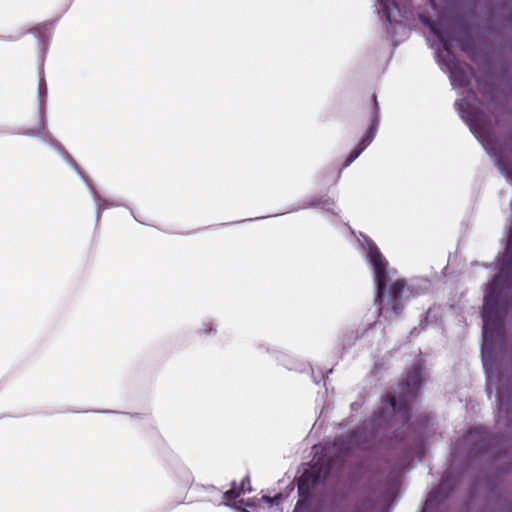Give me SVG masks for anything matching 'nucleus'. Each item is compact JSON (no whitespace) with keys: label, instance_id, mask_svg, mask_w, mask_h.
<instances>
[{"label":"nucleus","instance_id":"17","mask_svg":"<svg viewBox=\"0 0 512 512\" xmlns=\"http://www.w3.org/2000/svg\"><path fill=\"white\" fill-rule=\"evenodd\" d=\"M41 28H43V29L45 30V29H46V25L37 26V27H35L33 30H34V31H36V30H37V31H40V29H41Z\"/></svg>","mask_w":512,"mask_h":512},{"label":"nucleus","instance_id":"5","mask_svg":"<svg viewBox=\"0 0 512 512\" xmlns=\"http://www.w3.org/2000/svg\"><path fill=\"white\" fill-rule=\"evenodd\" d=\"M43 140L49 143L52 147L57 149L63 156V158L66 160V162L77 172V174L83 179V181L87 184L89 190L92 193V196L94 198V201L96 203V210H97V220H99L100 213L110 207L118 206L119 204L114 201H109L107 199H103L100 197V195L97 193V191L93 188V186L88 182L82 171L80 170L77 163L72 159V157L64 150V148L61 146V144L52 139L51 136H49L46 133H43Z\"/></svg>","mask_w":512,"mask_h":512},{"label":"nucleus","instance_id":"12","mask_svg":"<svg viewBox=\"0 0 512 512\" xmlns=\"http://www.w3.org/2000/svg\"><path fill=\"white\" fill-rule=\"evenodd\" d=\"M433 30H434L437 38L441 42L444 50L449 51L450 48L452 47V39L449 37V35L440 29H437V30L433 29Z\"/></svg>","mask_w":512,"mask_h":512},{"label":"nucleus","instance_id":"4","mask_svg":"<svg viewBox=\"0 0 512 512\" xmlns=\"http://www.w3.org/2000/svg\"><path fill=\"white\" fill-rule=\"evenodd\" d=\"M488 445L487 430L484 427H473L462 438L456 440L454 451L455 454L467 452L470 456H476L483 453Z\"/></svg>","mask_w":512,"mask_h":512},{"label":"nucleus","instance_id":"2","mask_svg":"<svg viewBox=\"0 0 512 512\" xmlns=\"http://www.w3.org/2000/svg\"><path fill=\"white\" fill-rule=\"evenodd\" d=\"M358 241L373 271L376 285L375 304L378 306L380 315L391 319L402 311L405 300L420 296L430 290L431 283L426 278H415L408 282L403 279L393 282L385 295L388 262L370 238L361 233Z\"/></svg>","mask_w":512,"mask_h":512},{"label":"nucleus","instance_id":"7","mask_svg":"<svg viewBox=\"0 0 512 512\" xmlns=\"http://www.w3.org/2000/svg\"><path fill=\"white\" fill-rule=\"evenodd\" d=\"M375 138V130H366L365 134L362 136L358 146L354 148V150L351 152V154L348 156V158L343 163L342 168L339 170L337 179L340 177L341 171L344 168H347L350 166L359 156L360 154L371 144V142Z\"/></svg>","mask_w":512,"mask_h":512},{"label":"nucleus","instance_id":"1","mask_svg":"<svg viewBox=\"0 0 512 512\" xmlns=\"http://www.w3.org/2000/svg\"><path fill=\"white\" fill-rule=\"evenodd\" d=\"M422 372L423 365L417 361L406 378L399 383L398 399L387 395L383 398V407L374 413L370 421L365 422L352 435L338 437L332 445L324 447L323 455L314 457L312 464L298 478V493L301 497H309L316 485L338 473L354 448H369L381 434H386L399 424H407L410 418L409 404L421 387Z\"/></svg>","mask_w":512,"mask_h":512},{"label":"nucleus","instance_id":"6","mask_svg":"<svg viewBox=\"0 0 512 512\" xmlns=\"http://www.w3.org/2000/svg\"><path fill=\"white\" fill-rule=\"evenodd\" d=\"M450 484L447 478H443L440 484L427 496L422 512H435L440 504L448 497Z\"/></svg>","mask_w":512,"mask_h":512},{"label":"nucleus","instance_id":"15","mask_svg":"<svg viewBox=\"0 0 512 512\" xmlns=\"http://www.w3.org/2000/svg\"><path fill=\"white\" fill-rule=\"evenodd\" d=\"M281 499V494H278L274 496L273 498L268 496H263V500L269 503L270 505L277 504L278 501Z\"/></svg>","mask_w":512,"mask_h":512},{"label":"nucleus","instance_id":"3","mask_svg":"<svg viewBox=\"0 0 512 512\" xmlns=\"http://www.w3.org/2000/svg\"><path fill=\"white\" fill-rule=\"evenodd\" d=\"M485 151L494 159L500 173L512 183V140L504 130H471Z\"/></svg>","mask_w":512,"mask_h":512},{"label":"nucleus","instance_id":"8","mask_svg":"<svg viewBox=\"0 0 512 512\" xmlns=\"http://www.w3.org/2000/svg\"><path fill=\"white\" fill-rule=\"evenodd\" d=\"M251 490L252 489H251V486H250V478H249V476H246L245 478H243L239 488H237L235 483H233V487L224 493V499L227 502L234 501L242 493H245V491H249L250 492Z\"/></svg>","mask_w":512,"mask_h":512},{"label":"nucleus","instance_id":"14","mask_svg":"<svg viewBox=\"0 0 512 512\" xmlns=\"http://www.w3.org/2000/svg\"><path fill=\"white\" fill-rule=\"evenodd\" d=\"M451 73L453 81L457 82L460 86L468 84V79L463 78V73L456 66L451 70Z\"/></svg>","mask_w":512,"mask_h":512},{"label":"nucleus","instance_id":"10","mask_svg":"<svg viewBox=\"0 0 512 512\" xmlns=\"http://www.w3.org/2000/svg\"><path fill=\"white\" fill-rule=\"evenodd\" d=\"M333 206H334V200L330 199L329 197L323 196V197L313 199L310 203L303 206V208L320 207L324 210L330 211Z\"/></svg>","mask_w":512,"mask_h":512},{"label":"nucleus","instance_id":"9","mask_svg":"<svg viewBox=\"0 0 512 512\" xmlns=\"http://www.w3.org/2000/svg\"><path fill=\"white\" fill-rule=\"evenodd\" d=\"M368 109L370 111V119H371V122H370L368 128L373 129V128H376V126L378 125L377 117H378L379 107H378L376 94H372L370 96V99L368 102Z\"/></svg>","mask_w":512,"mask_h":512},{"label":"nucleus","instance_id":"13","mask_svg":"<svg viewBox=\"0 0 512 512\" xmlns=\"http://www.w3.org/2000/svg\"><path fill=\"white\" fill-rule=\"evenodd\" d=\"M430 422L431 418L428 416H424L423 418L417 420V427L415 428V431H418L421 438L426 436L427 433L425 429L428 427Z\"/></svg>","mask_w":512,"mask_h":512},{"label":"nucleus","instance_id":"11","mask_svg":"<svg viewBox=\"0 0 512 512\" xmlns=\"http://www.w3.org/2000/svg\"><path fill=\"white\" fill-rule=\"evenodd\" d=\"M378 1L381 5L383 13L386 16V20L389 23H392L393 20H392V11L391 10H392V8L399 9L397 0H378Z\"/></svg>","mask_w":512,"mask_h":512},{"label":"nucleus","instance_id":"16","mask_svg":"<svg viewBox=\"0 0 512 512\" xmlns=\"http://www.w3.org/2000/svg\"><path fill=\"white\" fill-rule=\"evenodd\" d=\"M457 105H458V109H459V111H460V112H462V113L464 112V111H463V107H464V105H467V106H468V104H467V103H458Z\"/></svg>","mask_w":512,"mask_h":512}]
</instances>
